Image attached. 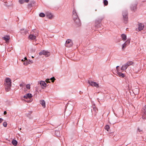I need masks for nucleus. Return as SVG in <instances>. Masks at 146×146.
I'll return each mask as SVG.
<instances>
[{"label":"nucleus","mask_w":146,"mask_h":146,"mask_svg":"<svg viewBox=\"0 0 146 146\" xmlns=\"http://www.w3.org/2000/svg\"><path fill=\"white\" fill-rule=\"evenodd\" d=\"M40 17H44L45 16V15L42 13H40L39 15Z\"/></svg>","instance_id":"393cba45"},{"label":"nucleus","mask_w":146,"mask_h":146,"mask_svg":"<svg viewBox=\"0 0 146 146\" xmlns=\"http://www.w3.org/2000/svg\"><path fill=\"white\" fill-rule=\"evenodd\" d=\"M26 87L28 89H30V86L29 84H27L26 85Z\"/></svg>","instance_id":"2f4dec72"},{"label":"nucleus","mask_w":146,"mask_h":146,"mask_svg":"<svg viewBox=\"0 0 146 146\" xmlns=\"http://www.w3.org/2000/svg\"><path fill=\"white\" fill-rule=\"evenodd\" d=\"M101 20H96V21L95 26L97 28H99L101 27L100 22Z\"/></svg>","instance_id":"1a4fd4ad"},{"label":"nucleus","mask_w":146,"mask_h":146,"mask_svg":"<svg viewBox=\"0 0 146 146\" xmlns=\"http://www.w3.org/2000/svg\"><path fill=\"white\" fill-rule=\"evenodd\" d=\"M32 97V95L31 94L28 93L26 94L24 96V98H30Z\"/></svg>","instance_id":"2eb2a0df"},{"label":"nucleus","mask_w":146,"mask_h":146,"mask_svg":"<svg viewBox=\"0 0 146 146\" xmlns=\"http://www.w3.org/2000/svg\"><path fill=\"white\" fill-rule=\"evenodd\" d=\"M32 58H34V57L33 56H32Z\"/></svg>","instance_id":"a18cd8bd"},{"label":"nucleus","mask_w":146,"mask_h":146,"mask_svg":"<svg viewBox=\"0 0 146 146\" xmlns=\"http://www.w3.org/2000/svg\"><path fill=\"white\" fill-rule=\"evenodd\" d=\"M92 114L95 116L98 111V110L97 108L94 107L92 110Z\"/></svg>","instance_id":"9b49d317"},{"label":"nucleus","mask_w":146,"mask_h":146,"mask_svg":"<svg viewBox=\"0 0 146 146\" xmlns=\"http://www.w3.org/2000/svg\"><path fill=\"white\" fill-rule=\"evenodd\" d=\"M23 64L25 65H27L28 64V63L27 62V61H26L24 62Z\"/></svg>","instance_id":"473e14b6"},{"label":"nucleus","mask_w":146,"mask_h":146,"mask_svg":"<svg viewBox=\"0 0 146 146\" xmlns=\"http://www.w3.org/2000/svg\"><path fill=\"white\" fill-rule=\"evenodd\" d=\"M23 85L21 84H20V86L21 87H22L23 86Z\"/></svg>","instance_id":"a19ab883"},{"label":"nucleus","mask_w":146,"mask_h":146,"mask_svg":"<svg viewBox=\"0 0 146 146\" xmlns=\"http://www.w3.org/2000/svg\"><path fill=\"white\" fill-rule=\"evenodd\" d=\"M24 59H25L24 60H26V61H27V58L26 57H25Z\"/></svg>","instance_id":"ea45409f"},{"label":"nucleus","mask_w":146,"mask_h":146,"mask_svg":"<svg viewBox=\"0 0 146 146\" xmlns=\"http://www.w3.org/2000/svg\"><path fill=\"white\" fill-rule=\"evenodd\" d=\"M7 113V112L6 111H4V115L6 114Z\"/></svg>","instance_id":"58836bf2"},{"label":"nucleus","mask_w":146,"mask_h":146,"mask_svg":"<svg viewBox=\"0 0 146 146\" xmlns=\"http://www.w3.org/2000/svg\"><path fill=\"white\" fill-rule=\"evenodd\" d=\"M24 61H25V60H24ZM22 61H24L23 59H22Z\"/></svg>","instance_id":"37998d69"},{"label":"nucleus","mask_w":146,"mask_h":146,"mask_svg":"<svg viewBox=\"0 0 146 146\" xmlns=\"http://www.w3.org/2000/svg\"><path fill=\"white\" fill-rule=\"evenodd\" d=\"M133 63L132 61H128L124 65H123L121 68L122 70H126L127 67L131 65Z\"/></svg>","instance_id":"f03ea898"},{"label":"nucleus","mask_w":146,"mask_h":146,"mask_svg":"<svg viewBox=\"0 0 146 146\" xmlns=\"http://www.w3.org/2000/svg\"><path fill=\"white\" fill-rule=\"evenodd\" d=\"M105 129L107 130L108 131H109V129H110V127L108 125H106L105 126Z\"/></svg>","instance_id":"5701e85b"},{"label":"nucleus","mask_w":146,"mask_h":146,"mask_svg":"<svg viewBox=\"0 0 146 146\" xmlns=\"http://www.w3.org/2000/svg\"><path fill=\"white\" fill-rule=\"evenodd\" d=\"M119 66H116V69L117 70V68H118L119 67Z\"/></svg>","instance_id":"79ce46f5"},{"label":"nucleus","mask_w":146,"mask_h":146,"mask_svg":"<svg viewBox=\"0 0 146 146\" xmlns=\"http://www.w3.org/2000/svg\"><path fill=\"white\" fill-rule=\"evenodd\" d=\"M57 132L58 133V131H57Z\"/></svg>","instance_id":"49530a36"},{"label":"nucleus","mask_w":146,"mask_h":146,"mask_svg":"<svg viewBox=\"0 0 146 146\" xmlns=\"http://www.w3.org/2000/svg\"><path fill=\"white\" fill-rule=\"evenodd\" d=\"M11 79L9 78H6L5 79V82L4 84L5 90L7 92L9 91L11 89Z\"/></svg>","instance_id":"f257e3e1"},{"label":"nucleus","mask_w":146,"mask_h":146,"mask_svg":"<svg viewBox=\"0 0 146 146\" xmlns=\"http://www.w3.org/2000/svg\"><path fill=\"white\" fill-rule=\"evenodd\" d=\"M88 82L91 86H95L97 88H98L99 86V84L96 82L89 80Z\"/></svg>","instance_id":"423d86ee"},{"label":"nucleus","mask_w":146,"mask_h":146,"mask_svg":"<svg viewBox=\"0 0 146 146\" xmlns=\"http://www.w3.org/2000/svg\"><path fill=\"white\" fill-rule=\"evenodd\" d=\"M72 17L73 19L74 18H76V17L78 18V17L77 13H76V11L74 9H73L72 12Z\"/></svg>","instance_id":"ddd939ff"},{"label":"nucleus","mask_w":146,"mask_h":146,"mask_svg":"<svg viewBox=\"0 0 146 146\" xmlns=\"http://www.w3.org/2000/svg\"><path fill=\"white\" fill-rule=\"evenodd\" d=\"M127 45V44H126L125 42L122 45V50H123L125 49V48L126 47Z\"/></svg>","instance_id":"412c9836"},{"label":"nucleus","mask_w":146,"mask_h":146,"mask_svg":"<svg viewBox=\"0 0 146 146\" xmlns=\"http://www.w3.org/2000/svg\"><path fill=\"white\" fill-rule=\"evenodd\" d=\"M50 80H51L52 82H54L55 80V79L54 77H52L50 79Z\"/></svg>","instance_id":"c85d7f7f"},{"label":"nucleus","mask_w":146,"mask_h":146,"mask_svg":"<svg viewBox=\"0 0 146 146\" xmlns=\"http://www.w3.org/2000/svg\"><path fill=\"white\" fill-rule=\"evenodd\" d=\"M142 111L144 114V115L142 116V118L144 119L146 117V106L143 107L142 109Z\"/></svg>","instance_id":"9d476101"},{"label":"nucleus","mask_w":146,"mask_h":146,"mask_svg":"<svg viewBox=\"0 0 146 146\" xmlns=\"http://www.w3.org/2000/svg\"><path fill=\"white\" fill-rule=\"evenodd\" d=\"M73 43L72 40L70 39H67L65 43V45L67 47H70L72 46Z\"/></svg>","instance_id":"39448f33"},{"label":"nucleus","mask_w":146,"mask_h":146,"mask_svg":"<svg viewBox=\"0 0 146 146\" xmlns=\"http://www.w3.org/2000/svg\"><path fill=\"white\" fill-rule=\"evenodd\" d=\"M39 55H41L42 54L44 55L46 57L49 56L50 54V53L47 51L43 50L41 51L39 53Z\"/></svg>","instance_id":"20e7f679"},{"label":"nucleus","mask_w":146,"mask_h":146,"mask_svg":"<svg viewBox=\"0 0 146 146\" xmlns=\"http://www.w3.org/2000/svg\"><path fill=\"white\" fill-rule=\"evenodd\" d=\"M130 40L129 39H128L126 41L125 43L128 45L130 43Z\"/></svg>","instance_id":"bb28decb"},{"label":"nucleus","mask_w":146,"mask_h":146,"mask_svg":"<svg viewBox=\"0 0 146 146\" xmlns=\"http://www.w3.org/2000/svg\"><path fill=\"white\" fill-rule=\"evenodd\" d=\"M137 130L139 132H141L142 131V130L140 129L139 128H138L137 129Z\"/></svg>","instance_id":"c9c22d12"},{"label":"nucleus","mask_w":146,"mask_h":146,"mask_svg":"<svg viewBox=\"0 0 146 146\" xmlns=\"http://www.w3.org/2000/svg\"><path fill=\"white\" fill-rule=\"evenodd\" d=\"M3 40H5L6 42H7L9 40L10 38L9 36H5L3 38Z\"/></svg>","instance_id":"6ab92c4d"},{"label":"nucleus","mask_w":146,"mask_h":146,"mask_svg":"<svg viewBox=\"0 0 146 146\" xmlns=\"http://www.w3.org/2000/svg\"><path fill=\"white\" fill-rule=\"evenodd\" d=\"M74 21L77 25V26L79 27L81 25V23L80 20L79 18L78 17L76 18H75L73 19Z\"/></svg>","instance_id":"0eeeda50"},{"label":"nucleus","mask_w":146,"mask_h":146,"mask_svg":"<svg viewBox=\"0 0 146 146\" xmlns=\"http://www.w3.org/2000/svg\"><path fill=\"white\" fill-rule=\"evenodd\" d=\"M111 123H112L113 124H115V123H116V122L115 121H112V120H111Z\"/></svg>","instance_id":"f704fd0d"},{"label":"nucleus","mask_w":146,"mask_h":146,"mask_svg":"<svg viewBox=\"0 0 146 146\" xmlns=\"http://www.w3.org/2000/svg\"><path fill=\"white\" fill-rule=\"evenodd\" d=\"M19 1L21 4H23L25 3L24 0H19Z\"/></svg>","instance_id":"cd10ccee"},{"label":"nucleus","mask_w":146,"mask_h":146,"mask_svg":"<svg viewBox=\"0 0 146 146\" xmlns=\"http://www.w3.org/2000/svg\"><path fill=\"white\" fill-rule=\"evenodd\" d=\"M82 92H80V94H81V93H82Z\"/></svg>","instance_id":"c03bdc74"},{"label":"nucleus","mask_w":146,"mask_h":146,"mask_svg":"<svg viewBox=\"0 0 146 146\" xmlns=\"http://www.w3.org/2000/svg\"><path fill=\"white\" fill-rule=\"evenodd\" d=\"M29 0H24V2L27 3L29 2Z\"/></svg>","instance_id":"4c0bfd02"},{"label":"nucleus","mask_w":146,"mask_h":146,"mask_svg":"<svg viewBox=\"0 0 146 146\" xmlns=\"http://www.w3.org/2000/svg\"><path fill=\"white\" fill-rule=\"evenodd\" d=\"M122 15L123 16V18L124 20V22L125 23L127 22L128 20V13L126 10H125L123 11L122 13Z\"/></svg>","instance_id":"7ed1b4c3"},{"label":"nucleus","mask_w":146,"mask_h":146,"mask_svg":"<svg viewBox=\"0 0 146 146\" xmlns=\"http://www.w3.org/2000/svg\"><path fill=\"white\" fill-rule=\"evenodd\" d=\"M29 38L32 40H35L36 38V36L32 34L30 35H29Z\"/></svg>","instance_id":"a211bd4d"},{"label":"nucleus","mask_w":146,"mask_h":146,"mask_svg":"<svg viewBox=\"0 0 146 146\" xmlns=\"http://www.w3.org/2000/svg\"><path fill=\"white\" fill-rule=\"evenodd\" d=\"M3 126L5 127H6L7 126V123L6 122H4L3 123Z\"/></svg>","instance_id":"7c9ffc66"},{"label":"nucleus","mask_w":146,"mask_h":146,"mask_svg":"<svg viewBox=\"0 0 146 146\" xmlns=\"http://www.w3.org/2000/svg\"><path fill=\"white\" fill-rule=\"evenodd\" d=\"M104 3L105 5L107 6L108 4V2L107 0H104Z\"/></svg>","instance_id":"b1692460"},{"label":"nucleus","mask_w":146,"mask_h":146,"mask_svg":"<svg viewBox=\"0 0 146 146\" xmlns=\"http://www.w3.org/2000/svg\"><path fill=\"white\" fill-rule=\"evenodd\" d=\"M137 4V3H136L131 5L130 7V8L131 11H135L136 9Z\"/></svg>","instance_id":"6e6552de"},{"label":"nucleus","mask_w":146,"mask_h":146,"mask_svg":"<svg viewBox=\"0 0 146 146\" xmlns=\"http://www.w3.org/2000/svg\"><path fill=\"white\" fill-rule=\"evenodd\" d=\"M118 74L120 77H121L122 78H123L124 77V76H125L124 74L123 73H119Z\"/></svg>","instance_id":"a878e982"},{"label":"nucleus","mask_w":146,"mask_h":146,"mask_svg":"<svg viewBox=\"0 0 146 146\" xmlns=\"http://www.w3.org/2000/svg\"><path fill=\"white\" fill-rule=\"evenodd\" d=\"M12 143L14 145L16 146L17 144V142L15 140L13 139L12 141Z\"/></svg>","instance_id":"4be33fe9"},{"label":"nucleus","mask_w":146,"mask_h":146,"mask_svg":"<svg viewBox=\"0 0 146 146\" xmlns=\"http://www.w3.org/2000/svg\"><path fill=\"white\" fill-rule=\"evenodd\" d=\"M40 84L42 86V89H44V87H46V83L44 81H40Z\"/></svg>","instance_id":"f8f14e48"},{"label":"nucleus","mask_w":146,"mask_h":146,"mask_svg":"<svg viewBox=\"0 0 146 146\" xmlns=\"http://www.w3.org/2000/svg\"><path fill=\"white\" fill-rule=\"evenodd\" d=\"M27 62L29 64H31L33 63V62L32 60H27Z\"/></svg>","instance_id":"c756f323"},{"label":"nucleus","mask_w":146,"mask_h":146,"mask_svg":"<svg viewBox=\"0 0 146 146\" xmlns=\"http://www.w3.org/2000/svg\"><path fill=\"white\" fill-rule=\"evenodd\" d=\"M121 36L124 41H125L127 39L126 35L124 34H122L121 35Z\"/></svg>","instance_id":"aec40b11"},{"label":"nucleus","mask_w":146,"mask_h":146,"mask_svg":"<svg viewBox=\"0 0 146 146\" xmlns=\"http://www.w3.org/2000/svg\"><path fill=\"white\" fill-rule=\"evenodd\" d=\"M46 15L47 17L48 18L50 19H51L53 17V15L52 14L49 13H46Z\"/></svg>","instance_id":"dca6fc26"},{"label":"nucleus","mask_w":146,"mask_h":146,"mask_svg":"<svg viewBox=\"0 0 146 146\" xmlns=\"http://www.w3.org/2000/svg\"><path fill=\"white\" fill-rule=\"evenodd\" d=\"M3 121V119L1 118H0V123L2 122Z\"/></svg>","instance_id":"e433bc0d"},{"label":"nucleus","mask_w":146,"mask_h":146,"mask_svg":"<svg viewBox=\"0 0 146 146\" xmlns=\"http://www.w3.org/2000/svg\"><path fill=\"white\" fill-rule=\"evenodd\" d=\"M40 103L44 108L45 107V102L43 100H41L40 101Z\"/></svg>","instance_id":"f3484780"},{"label":"nucleus","mask_w":146,"mask_h":146,"mask_svg":"<svg viewBox=\"0 0 146 146\" xmlns=\"http://www.w3.org/2000/svg\"><path fill=\"white\" fill-rule=\"evenodd\" d=\"M50 80V79H47L45 81L47 83H50V82L49 81Z\"/></svg>","instance_id":"72a5a7b5"},{"label":"nucleus","mask_w":146,"mask_h":146,"mask_svg":"<svg viewBox=\"0 0 146 146\" xmlns=\"http://www.w3.org/2000/svg\"><path fill=\"white\" fill-rule=\"evenodd\" d=\"M138 26V29L139 31H141L143 29L144 25L143 24L141 23H139Z\"/></svg>","instance_id":"4468645a"}]
</instances>
